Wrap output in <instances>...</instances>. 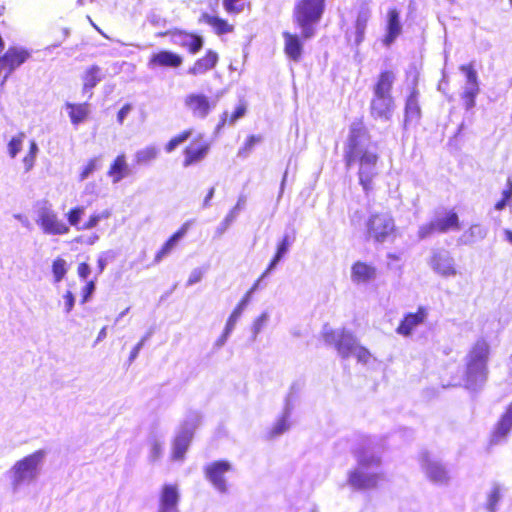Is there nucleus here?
Returning a JSON list of instances; mask_svg holds the SVG:
<instances>
[{
  "label": "nucleus",
  "mask_w": 512,
  "mask_h": 512,
  "mask_svg": "<svg viewBox=\"0 0 512 512\" xmlns=\"http://www.w3.org/2000/svg\"><path fill=\"white\" fill-rule=\"evenodd\" d=\"M344 160L347 167L359 164V183L365 192L372 188V181L377 175L379 155L371 144L369 133L361 120L353 121L344 145Z\"/></svg>",
  "instance_id": "1"
},
{
  "label": "nucleus",
  "mask_w": 512,
  "mask_h": 512,
  "mask_svg": "<svg viewBox=\"0 0 512 512\" xmlns=\"http://www.w3.org/2000/svg\"><path fill=\"white\" fill-rule=\"evenodd\" d=\"M46 456L47 452L45 450H36L15 461L6 471L5 476L13 494H18L36 483L41 475Z\"/></svg>",
  "instance_id": "2"
},
{
  "label": "nucleus",
  "mask_w": 512,
  "mask_h": 512,
  "mask_svg": "<svg viewBox=\"0 0 512 512\" xmlns=\"http://www.w3.org/2000/svg\"><path fill=\"white\" fill-rule=\"evenodd\" d=\"M490 353V344L483 337L478 338L471 345L464 358V382L467 389L476 391L486 383L489 374L488 362Z\"/></svg>",
  "instance_id": "3"
},
{
  "label": "nucleus",
  "mask_w": 512,
  "mask_h": 512,
  "mask_svg": "<svg viewBox=\"0 0 512 512\" xmlns=\"http://www.w3.org/2000/svg\"><path fill=\"white\" fill-rule=\"evenodd\" d=\"M380 458L369 448L357 453V467L349 473V485L358 490L370 489L382 479L379 472Z\"/></svg>",
  "instance_id": "4"
},
{
  "label": "nucleus",
  "mask_w": 512,
  "mask_h": 512,
  "mask_svg": "<svg viewBox=\"0 0 512 512\" xmlns=\"http://www.w3.org/2000/svg\"><path fill=\"white\" fill-rule=\"evenodd\" d=\"M324 11V0H297L294 20L302 30V37L314 36V25L319 22Z\"/></svg>",
  "instance_id": "5"
},
{
  "label": "nucleus",
  "mask_w": 512,
  "mask_h": 512,
  "mask_svg": "<svg viewBox=\"0 0 512 512\" xmlns=\"http://www.w3.org/2000/svg\"><path fill=\"white\" fill-rule=\"evenodd\" d=\"M368 239L375 243H384L395 237L396 224L388 212L372 213L366 221Z\"/></svg>",
  "instance_id": "6"
},
{
  "label": "nucleus",
  "mask_w": 512,
  "mask_h": 512,
  "mask_svg": "<svg viewBox=\"0 0 512 512\" xmlns=\"http://www.w3.org/2000/svg\"><path fill=\"white\" fill-rule=\"evenodd\" d=\"M35 222L46 235H65L70 231L69 225L59 218L47 202L37 204Z\"/></svg>",
  "instance_id": "7"
},
{
  "label": "nucleus",
  "mask_w": 512,
  "mask_h": 512,
  "mask_svg": "<svg viewBox=\"0 0 512 512\" xmlns=\"http://www.w3.org/2000/svg\"><path fill=\"white\" fill-rule=\"evenodd\" d=\"M322 336L324 342L334 346L342 358L350 357L359 344L357 338L345 328L333 329L325 325L323 327Z\"/></svg>",
  "instance_id": "8"
},
{
  "label": "nucleus",
  "mask_w": 512,
  "mask_h": 512,
  "mask_svg": "<svg viewBox=\"0 0 512 512\" xmlns=\"http://www.w3.org/2000/svg\"><path fill=\"white\" fill-rule=\"evenodd\" d=\"M427 263L435 274L443 278H453L459 274L454 257L446 249H432Z\"/></svg>",
  "instance_id": "9"
},
{
  "label": "nucleus",
  "mask_w": 512,
  "mask_h": 512,
  "mask_svg": "<svg viewBox=\"0 0 512 512\" xmlns=\"http://www.w3.org/2000/svg\"><path fill=\"white\" fill-rule=\"evenodd\" d=\"M185 109L191 116L198 120H204L215 109L217 100L206 96L203 93H189L184 100Z\"/></svg>",
  "instance_id": "10"
},
{
  "label": "nucleus",
  "mask_w": 512,
  "mask_h": 512,
  "mask_svg": "<svg viewBox=\"0 0 512 512\" xmlns=\"http://www.w3.org/2000/svg\"><path fill=\"white\" fill-rule=\"evenodd\" d=\"M233 469L232 464L226 460H218L208 463L204 466L205 478L221 494L228 492V484L225 474Z\"/></svg>",
  "instance_id": "11"
},
{
  "label": "nucleus",
  "mask_w": 512,
  "mask_h": 512,
  "mask_svg": "<svg viewBox=\"0 0 512 512\" xmlns=\"http://www.w3.org/2000/svg\"><path fill=\"white\" fill-rule=\"evenodd\" d=\"M420 466L426 477L435 484H446L449 475L440 460L428 452L420 455Z\"/></svg>",
  "instance_id": "12"
},
{
  "label": "nucleus",
  "mask_w": 512,
  "mask_h": 512,
  "mask_svg": "<svg viewBox=\"0 0 512 512\" xmlns=\"http://www.w3.org/2000/svg\"><path fill=\"white\" fill-rule=\"evenodd\" d=\"M30 57V52L22 47L12 46L0 56V73L7 70L2 83H4L10 74L21 66Z\"/></svg>",
  "instance_id": "13"
},
{
  "label": "nucleus",
  "mask_w": 512,
  "mask_h": 512,
  "mask_svg": "<svg viewBox=\"0 0 512 512\" xmlns=\"http://www.w3.org/2000/svg\"><path fill=\"white\" fill-rule=\"evenodd\" d=\"M209 150L210 143L204 139L203 135H199L185 148L183 166L189 167L203 161Z\"/></svg>",
  "instance_id": "14"
},
{
  "label": "nucleus",
  "mask_w": 512,
  "mask_h": 512,
  "mask_svg": "<svg viewBox=\"0 0 512 512\" xmlns=\"http://www.w3.org/2000/svg\"><path fill=\"white\" fill-rule=\"evenodd\" d=\"M180 493L177 484H164L159 493L157 512H179Z\"/></svg>",
  "instance_id": "15"
},
{
  "label": "nucleus",
  "mask_w": 512,
  "mask_h": 512,
  "mask_svg": "<svg viewBox=\"0 0 512 512\" xmlns=\"http://www.w3.org/2000/svg\"><path fill=\"white\" fill-rule=\"evenodd\" d=\"M428 316V311L424 307H419L417 312L405 315L401 323L396 329V332L404 337L412 335L413 331L425 322Z\"/></svg>",
  "instance_id": "16"
},
{
  "label": "nucleus",
  "mask_w": 512,
  "mask_h": 512,
  "mask_svg": "<svg viewBox=\"0 0 512 512\" xmlns=\"http://www.w3.org/2000/svg\"><path fill=\"white\" fill-rule=\"evenodd\" d=\"M371 114L374 118L389 120L394 110V101L392 96H383L374 94L371 100Z\"/></svg>",
  "instance_id": "17"
},
{
  "label": "nucleus",
  "mask_w": 512,
  "mask_h": 512,
  "mask_svg": "<svg viewBox=\"0 0 512 512\" xmlns=\"http://www.w3.org/2000/svg\"><path fill=\"white\" fill-rule=\"evenodd\" d=\"M171 42L174 45L188 49L192 54L197 53L203 46L202 37L182 31L171 33Z\"/></svg>",
  "instance_id": "18"
},
{
  "label": "nucleus",
  "mask_w": 512,
  "mask_h": 512,
  "mask_svg": "<svg viewBox=\"0 0 512 512\" xmlns=\"http://www.w3.org/2000/svg\"><path fill=\"white\" fill-rule=\"evenodd\" d=\"M182 57L174 52L163 50L151 55L148 67L154 69L156 67L177 68L182 64Z\"/></svg>",
  "instance_id": "19"
},
{
  "label": "nucleus",
  "mask_w": 512,
  "mask_h": 512,
  "mask_svg": "<svg viewBox=\"0 0 512 512\" xmlns=\"http://www.w3.org/2000/svg\"><path fill=\"white\" fill-rule=\"evenodd\" d=\"M376 278V268L365 262L357 261L351 268V280L355 284H365Z\"/></svg>",
  "instance_id": "20"
},
{
  "label": "nucleus",
  "mask_w": 512,
  "mask_h": 512,
  "mask_svg": "<svg viewBox=\"0 0 512 512\" xmlns=\"http://www.w3.org/2000/svg\"><path fill=\"white\" fill-rule=\"evenodd\" d=\"M218 59V54L215 51L208 50L204 57L198 59L193 66L188 69V74L193 76L205 74L216 66Z\"/></svg>",
  "instance_id": "21"
},
{
  "label": "nucleus",
  "mask_w": 512,
  "mask_h": 512,
  "mask_svg": "<svg viewBox=\"0 0 512 512\" xmlns=\"http://www.w3.org/2000/svg\"><path fill=\"white\" fill-rule=\"evenodd\" d=\"M193 435L190 433V430H180L177 432V435L173 442V451H172V459L176 461H181L184 458V455L189 447Z\"/></svg>",
  "instance_id": "22"
},
{
  "label": "nucleus",
  "mask_w": 512,
  "mask_h": 512,
  "mask_svg": "<svg viewBox=\"0 0 512 512\" xmlns=\"http://www.w3.org/2000/svg\"><path fill=\"white\" fill-rule=\"evenodd\" d=\"M108 176L112 178L114 184L119 183L122 179L130 175V169L124 154L116 157L107 172Z\"/></svg>",
  "instance_id": "23"
},
{
  "label": "nucleus",
  "mask_w": 512,
  "mask_h": 512,
  "mask_svg": "<svg viewBox=\"0 0 512 512\" xmlns=\"http://www.w3.org/2000/svg\"><path fill=\"white\" fill-rule=\"evenodd\" d=\"M402 26L400 23L399 12L396 9L388 11L387 35L384 43L389 46L400 35Z\"/></svg>",
  "instance_id": "24"
},
{
  "label": "nucleus",
  "mask_w": 512,
  "mask_h": 512,
  "mask_svg": "<svg viewBox=\"0 0 512 512\" xmlns=\"http://www.w3.org/2000/svg\"><path fill=\"white\" fill-rule=\"evenodd\" d=\"M65 109L67 110L70 121L74 126L84 122L90 113L88 103L74 104L67 102L65 104Z\"/></svg>",
  "instance_id": "25"
},
{
  "label": "nucleus",
  "mask_w": 512,
  "mask_h": 512,
  "mask_svg": "<svg viewBox=\"0 0 512 512\" xmlns=\"http://www.w3.org/2000/svg\"><path fill=\"white\" fill-rule=\"evenodd\" d=\"M433 221L438 233H446L449 230L460 228L458 215L453 211H449L443 216L438 215Z\"/></svg>",
  "instance_id": "26"
},
{
  "label": "nucleus",
  "mask_w": 512,
  "mask_h": 512,
  "mask_svg": "<svg viewBox=\"0 0 512 512\" xmlns=\"http://www.w3.org/2000/svg\"><path fill=\"white\" fill-rule=\"evenodd\" d=\"M199 21L211 26L217 35L231 33L234 29L233 25L229 24L226 20L208 13H202Z\"/></svg>",
  "instance_id": "27"
},
{
  "label": "nucleus",
  "mask_w": 512,
  "mask_h": 512,
  "mask_svg": "<svg viewBox=\"0 0 512 512\" xmlns=\"http://www.w3.org/2000/svg\"><path fill=\"white\" fill-rule=\"evenodd\" d=\"M283 37L285 41L284 50L286 55L294 61H299L302 55V44L299 37L289 32H284Z\"/></svg>",
  "instance_id": "28"
},
{
  "label": "nucleus",
  "mask_w": 512,
  "mask_h": 512,
  "mask_svg": "<svg viewBox=\"0 0 512 512\" xmlns=\"http://www.w3.org/2000/svg\"><path fill=\"white\" fill-rule=\"evenodd\" d=\"M419 93L416 89H413L411 94L408 96L405 105V124L416 122L419 120L421 115L420 106L418 103Z\"/></svg>",
  "instance_id": "29"
},
{
  "label": "nucleus",
  "mask_w": 512,
  "mask_h": 512,
  "mask_svg": "<svg viewBox=\"0 0 512 512\" xmlns=\"http://www.w3.org/2000/svg\"><path fill=\"white\" fill-rule=\"evenodd\" d=\"M512 429V404L507 409L506 413L502 416L498 422L496 429L492 436L494 443H499Z\"/></svg>",
  "instance_id": "30"
},
{
  "label": "nucleus",
  "mask_w": 512,
  "mask_h": 512,
  "mask_svg": "<svg viewBox=\"0 0 512 512\" xmlns=\"http://www.w3.org/2000/svg\"><path fill=\"white\" fill-rule=\"evenodd\" d=\"M247 197L244 194L239 195L236 205L229 211L223 221L217 227V233L223 234L229 226L235 221L239 212L244 209Z\"/></svg>",
  "instance_id": "31"
},
{
  "label": "nucleus",
  "mask_w": 512,
  "mask_h": 512,
  "mask_svg": "<svg viewBox=\"0 0 512 512\" xmlns=\"http://www.w3.org/2000/svg\"><path fill=\"white\" fill-rule=\"evenodd\" d=\"M102 79V70L99 66L93 65L86 69L82 76L83 92H90Z\"/></svg>",
  "instance_id": "32"
},
{
  "label": "nucleus",
  "mask_w": 512,
  "mask_h": 512,
  "mask_svg": "<svg viewBox=\"0 0 512 512\" xmlns=\"http://www.w3.org/2000/svg\"><path fill=\"white\" fill-rule=\"evenodd\" d=\"M370 18V11L367 8H362L357 15V19L355 22V34H354V43L355 45H359L364 40L365 30L367 27V23Z\"/></svg>",
  "instance_id": "33"
},
{
  "label": "nucleus",
  "mask_w": 512,
  "mask_h": 512,
  "mask_svg": "<svg viewBox=\"0 0 512 512\" xmlns=\"http://www.w3.org/2000/svg\"><path fill=\"white\" fill-rule=\"evenodd\" d=\"M487 235L486 228L479 224L472 225L459 238L458 242L464 245H470L484 239Z\"/></svg>",
  "instance_id": "34"
},
{
  "label": "nucleus",
  "mask_w": 512,
  "mask_h": 512,
  "mask_svg": "<svg viewBox=\"0 0 512 512\" xmlns=\"http://www.w3.org/2000/svg\"><path fill=\"white\" fill-rule=\"evenodd\" d=\"M460 69L466 76V86L463 95L476 96L479 92L476 71L471 65H462Z\"/></svg>",
  "instance_id": "35"
},
{
  "label": "nucleus",
  "mask_w": 512,
  "mask_h": 512,
  "mask_svg": "<svg viewBox=\"0 0 512 512\" xmlns=\"http://www.w3.org/2000/svg\"><path fill=\"white\" fill-rule=\"evenodd\" d=\"M395 80V76L390 71L382 72L374 87V94L391 96V89Z\"/></svg>",
  "instance_id": "36"
},
{
  "label": "nucleus",
  "mask_w": 512,
  "mask_h": 512,
  "mask_svg": "<svg viewBox=\"0 0 512 512\" xmlns=\"http://www.w3.org/2000/svg\"><path fill=\"white\" fill-rule=\"evenodd\" d=\"M290 399H286L283 416L275 423L271 430L272 436H278L286 432L290 428L289 417L292 411Z\"/></svg>",
  "instance_id": "37"
},
{
  "label": "nucleus",
  "mask_w": 512,
  "mask_h": 512,
  "mask_svg": "<svg viewBox=\"0 0 512 512\" xmlns=\"http://www.w3.org/2000/svg\"><path fill=\"white\" fill-rule=\"evenodd\" d=\"M159 150L155 146H147L135 153V162L138 165L147 164L155 160L158 156Z\"/></svg>",
  "instance_id": "38"
},
{
  "label": "nucleus",
  "mask_w": 512,
  "mask_h": 512,
  "mask_svg": "<svg viewBox=\"0 0 512 512\" xmlns=\"http://www.w3.org/2000/svg\"><path fill=\"white\" fill-rule=\"evenodd\" d=\"M190 225L191 222H185L181 226V228L164 243L161 249H163L167 254H169L177 245L178 241L186 235L190 228Z\"/></svg>",
  "instance_id": "39"
},
{
  "label": "nucleus",
  "mask_w": 512,
  "mask_h": 512,
  "mask_svg": "<svg viewBox=\"0 0 512 512\" xmlns=\"http://www.w3.org/2000/svg\"><path fill=\"white\" fill-rule=\"evenodd\" d=\"M201 415L199 412L191 411L187 414L184 422L182 423L180 430H190V433L193 435L194 430L200 425L201 423Z\"/></svg>",
  "instance_id": "40"
},
{
  "label": "nucleus",
  "mask_w": 512,
  "mask_h": 512,
  "mask_svg": "<svg viewBox=\"0 0 512 512\" xmlns=\"http://www.w3.org/2000/svg\"><path fill=\"white\" fill-rule=\"evenodd\" d=\"M249 303V294H245L243 299L239 302V304L236 306V308L233 310L231 315L229 316L227 320V325L235 328L237 321L240 319L243 311L245 310L246 306Z\"/></svg>",
  "instance_id": "41"
},
{
  "label": "nucleus",
  "mask_w": 512,
  "mask_h": 512,
  "mask_svg": "<svg viewBox=\"0 0 512 512\" xmlns=\"http://www.w3.org/2000/svg\"><path fill=\"white\" fill-rule=\"evenodd\" d=\"M245 0H223V7L230 15H237L244 11Z\"/></svg>",
  "instance_id": "42"
},
{
  "label": "nucleus",
  "mask_w": 512,
  "mask_h": 512,
  "mask_svg": "<svg viewBox=\"0 0 512 512\" xmlns=\"http://www.w3.org/2000/svg\"><path fill=\"white\" fill-rule=\"evenodd\" d=\"M52 272L55 282H60L67 273V262L62 258H57L53 262Z\"/></svg>",
  "instance_id": "43"
},
{
  "label": "nucleus",
  "mask_w": 512,
  "mask_h": 512,
  "mask_svg": "<svg viewBox=\"0 0 512 512\" xmlns=\"http://www.w3.org/2000/svg\"><path fill=\"white\" fill-rule=\"evenodd\" d=\"M192 135V130H185L179 135L173 137L165 146L167 153L174 151L180 144L184 143Z\"/></svg>",
  "instance_id": "44"
},
{
  "label": "nucleus",
  "mask_w": 512,
  "mask_h": 512,
  "mask_svg": "<svg viewBox=\"0 0 512 512\" xmlns=\"http://www.w3.org/2000/svg\"><path fill=\"white\" fill-rule=\"evenodd\" d=\"M502 497L501 489L499 486L495 485L491 489L490 493L488 494L486 508L489 512H495L497 509V504L500 501Z\"/></svg>",
  "instance_id": "45"
},
{
  "label": "nucleus",
  "mask_w": 512,
  "mask_h": 512,
  "mask_svg": "<svg viewBox=\"0 0 512 512\" xmlns=\"http://www.w3.org/2000/svg\"><path fill=\"white\" fill-rule=\"evenodd\" d=\"M85 212V207L78 206L73 209H71L67 214V220L69 224L73 227H75L77 230H80L81 227H79V222L81 220V217L83 216Z\"/></svg>",
  "instance_id": "46"
},
{
  "label": "nucleus",
  "mask_w": 512,
  "mask_h": 512,
  "mask_svg": "<svg viewBox=\"0 0 512 512\" xmlns=\"http://www.w3.org/2000/svg\"><path fill=\"white\" fill-rule=\"evenodd\" d=\"M24 138V133H19L17 136L10 140L8 144V151L11 158H15L16 155L21 151Z\"/></svg>",
  "instance_id": "47"
},
{
  "label": "nucleus",
  "mask_w": 512,
  "mask_h": 512,
  "mask_svg": "<svg viewBox=\"0 0 512 512\" xmlns=\"http://www.w3.org/2000/svg\"><path fill=\"white\" fill-rule=\"evenodd\" d=\"M162 451H163V442L156 438H153L150 441V451H149V455H148L149 461L150 462L157 461L161 457Z\"/></svg>",
  "instance_id": "48"
},
{
  "label": "nucleus",
  "mask_w": 512,
  "mask_h": 512,
  "mask_svg": "<svg viewBox=\"0 0 512 512\" xmlns=\"http://www.w3.org/2000/svg\"><path fill=\"white\" fill-rule=\"evenodd\" d=\"M269 320V313L263 312L259 317H257L252 325V333L253 338L255 339L257 335L261 332V330L266 326Z\"/></svg>",
  "instance_id": "49"
},
{
  "label": "nucleus",
  "mask_w": 512,
  "mask_h": 512,
  "mask_svg": "<svg viewBox=\"0 0 512 512\" xmlns=\"http://www.w3.org/2000/svg\"><path fill=\"white\" fill-rule=\"evenodd\" d=\"M38 152V146L36 142L33 140L30 142V151L29 153L24 157L23 162L26 168V171H29L34 166L35 158Z\"/></svg>",
  "instance_id": "50"
},
{
  "label": "nucleus",
  "mask_w": 512,
  "mask_h": 512,
  "mask_svg": "<svg viewBox=\"0 0 512 512\" xmlns=\"http://www.w3.org/2000/svg\"><path fill=\"white\" fill-rule=\"evenodd\" d=\"M437 232V228L435 226L434 221H430L429 223L422 224L418 229V238L420 240L426 239L430 237L433 233Z\"/></svg>",
  "instance_id": "51"
},
{
  "label": "nucleus",
  "mask_w": 512,
  "mask_h": 512,
  "mask_svg": "<svg viewBox=\"0 0 512 512\" xmlns=\"http://www.w3.org/2000/svg\"><path fill=\"white\" fill-rule=\"evenodd\" d=\"M114 258H115V254L111 250L102 252L99 255L98 261H97V266H98L99 274H101L105 270L108 262L112 261Z\"/></svg>",
  "instance_id": "52"
},
{
  "label": "nucleus",
  "mask_w": 512,
  "mask_h": 512,
  "mask_svg": "<svg viewBox=\"0 0 512 512\" xmlns=\"http://www.w3.org/2000/svg\"><path fill=\"white\" fill-rule=\"evenodd\" d=\"M351 356L356 357L358 362L366 364L371 358V353L368 349L358 344Z\"/></svg>",
  "instance_id": "53"
},
{
  "label": "nucleus",
  "mask_w": 512,
  "mask_h": 512,
  "mask_svg": "<svg viewBox=\"0 0 512 512\" xmlns=\"http://www.w3.org/2000/svg\"><path fill=\"white\" fill-rule=\"evenodd\" d=\"M151 332L147 333L136 345L135 347L131 350L130 352V355H129V358H128V361L129 363H132L139 355V352L140 350L142 349V347L144 346L145 342L149 339V337L151 336Z\"/></svg>",
  "instance_id": "54"
},
{
  "label": "nucleus",
  "mask_w": 512,
  "mask_h": 512,
  "mask_svg": "<svg viewBox=\"0 0 512 512\" xmlns=\"http://www.w3.org/2000/svg\"><path fill=\"white\" fill-rule=\"evenodd\" d=\"M97 167V159H91L80 173V181H83L86 178H88L89 175L92 174L97 169Z\"/></svg>",
  "instance_id": "55"
},
{
  "label": "nucleus",
  "mask_w": 512,
  "mask_h": 512,
  "mask_svg": "<svg viewBox=\"0 0 512 512\" xmlns=\"http://www.w3.org/2000/svg\"><path fill=\"white\" fill-rule=\"evenodd\" d=\"M293 241V238H290L288 235H284L283 239L278 244L277 252H279V254L285 255L288 252Z\"/></svg>",
  "instance_id": "56"
},
{
  "label": "nucleus",
  "mask_w": 512,
  "mask_h": 512,
  "mask_svg": "<svg viewBox=\"0 0 512 512\" xmlns=\"http://www.w3.org/2000/svg\"><path fill=\"white\" fill-rule=\"evenodd\" d=\"M63 300H64L65 312L68 314L72 311V309L75 305V297L71 291H67L63 295Z\"/></svg>",
  "instance_id": "57"
},
{
  "label": "nucleus",
  "mask_w": 512,
  "mask_h": 512,
  "mask_svg": "<svg viewBox=\"0 0 512 512\" xmlns=\"http://www.w3.org/2000/svg\"><path fill=\"white\" fill-rule=\"evenodd\" d=\"M234 328L227 325L225 326V329L222 333V335L216 340L215 346L217 348H220L225 345L226 341L228 340L230 334L233 332Z\"/></svg>",
  "instance_id": "58"
},
{
  "label": "nucleus",
  "mask_w": 512,
  "mask_h": 512,
  "mask_svg": "<svg viewBox=\"0 0 512 512\" xmlns=\"http://www.w3.org/2000/svg\"><path fill=\"white\" fill-rule=\"evenodd\" d=\"M260 141H261V137L260 136H255V135L250 136L246 140V142L244 144V147L240 150V153H242V152H250L253 149V147L257 143H259Z\"/></svg>",
  "instance_id": "59"
},
{
  "label": "nucleus",
  "mask_w": 512,
  "mask_h": 512,
  "mask_svg": "<svg viewBox=\"0 0 512 512\" xmlns=\"http://www.w3.org/2000/svg\"><path fill=\"white\" fill-rule=\"evenodd\" d=\"M202 277H203V272L199 268L192 270V272L190 273L189 278L187 280V286H192V285L200 282Z\"/></svg>",
  "instance_id": "60"
},
{
  "label": "nucleus",
  "mask_w": 512,
  "mask_h": 512,
  "mask_svg": "<svg viewBox=\"0 0 512 512\" xmlns=\"http://www.w3.org/2000/svg\"><path fill=\"white\" fill-rule=\"evenodd\" d=\"M94 291H95V282L94 281L88 282L82 290V294H83L82 302L83 303L87 302Z\"/></svg>",
  "instance_id": "61"
},
{
  "label": "nucleus",
  "mask_w": 512,
  "mask_h": 512,
  "mask_svg": "<svg viewBox=\"0 0 512 512\" xmlns=\"http://www.w3.org/2000/svg\"><path fill=\"white\" fill-rule=\"evenodd\" d=\"M101 220L99 219V216L97 213L92 214L88 221L81 227V229L89 230L92 228H95Z\"/></svg>",
  "instance_id": "62"
},
{
  "label": "nucleus",
  "mask_w": 512,
  "mask_h": 512,
  "mask_svg": "<svg viewBox=\"0 0 512 512\" xmlns=\"http://www.w3.org/2000/svg\"><path fill=\"white\" fill-rule=\"evenodd\" d=\"M285 255L279 254V252L276 251V254L272 261L270 262L268 268L266 271L262 274V278H265L278 264V262L284 257Z\"/></svg>",
  "instance_id": "63"
},
{
  "label": "nucleus",
  "mask_w": 512,
  "mask_h": 512,
  "mask_svg": "<svg viewBox=\"0 0 512 512\" xmlns=\"http://www.w3.org/2000/svg\"><path fill=\"white\" fill-rule=\"evenodd\" d=\"M132 110L131 104H125L118 112L117 114V120L120 124H123L125 118L128 116V114Z\"/></svg>",
  "instance_id": "64"
}]
</instances>
